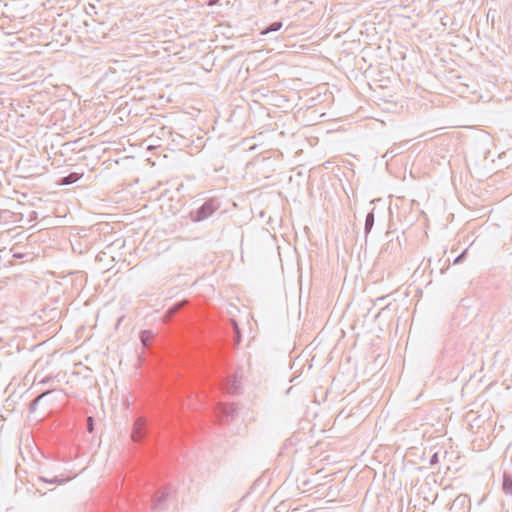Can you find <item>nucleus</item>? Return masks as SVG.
<instances>
[{
	"mask_svg": "<svg viewBox=\"0 0 512 512\" xmlns=\"http://www.w3.org/2000/svg\"><path fill=\"white\" fill-rule=\"evenodd\" d=\"M183 304L182 303H179L173 307H171L168 311H167V315H169L170 317L174 314H176L181 308H182Z\"/></svg>",
	"mask_w": 512,
	"mask_h": 512,
	"instance_id": "obj_15",
	"label": "nucleus"
},
{
	"mask_svg": "<svg viewBox=\"0 0 512 512\" xmlns=\"http://www.w3.org/2000/svg\"><path fill=\"white\" fill-rule=\"evenodd\" d=\"M438 461H439V459H438V453L436 452V453H434V454L432 455V457L430 458V464H431V465H435V464H437V463H438Z\"/></svg>",
	"mask_w": 512,
	"mask_h": 512,
	"instance_id": "obj_17",
	"label": "nucleus"
},
{
	"mask_svg": "<svg viewBox=\"0 0 512 512\" xmlns=\"http://www.w3.org/2000/svg\"><path fill=\"white\" fill-rule=\"evenodd\" d=\"M222 389L229 394H235L239 390V382L235 377L229 376L223 381Z\"/></svg>",
	"mask_w": 512,
	"mask_h": 512,
	"instance_id": "obj_5",
	"label": "nucleus"
},
{
	"mask_svg": "<svg viewBox=\"0 0 512 512\" xmlns=\"http://www.w3.org/2000/svg\"><path fill=\"white\" fill-rule=\"evenodd\" d=\"M168 496V492L166 490H162L160 492H157L154 499H153V509H160L161 504L166 500Z\"/></svg>",
	"mask_w": 512,
	"mask_h": 512,
	"instance_id": "obj_6",
	"label": "nucleus"
},
{
	"mask_svg": "<svg viewBox=\"0 0 512 512\" xmlns=\"http://www.w3.org/2000/svg\"><path fill=\"white\" fill-rule=\"evenodd\" d=\"M38 479H39V481H42L45 483H50V484H62L67 481V479H59L58 477L48 479V478L40 476Z\"/></svg>",
	"mask_w": 512,
	"mask_h": 512,
	"instance_id": "obj_12",
	"label": "nucleus"
},
{
	"mask_svg": "<svg viewBox=\"0 0 512 512\" xmlns=\"http://www.w3.org/2000/svg\"><path fill=\"white\" fill-rule=\"evenodd\" d=\"M146 420L143 417H138L133 425L131 433L132 440L134 442H141L147 435Z\"/></svg>",
	"mask_w": 512,
	"mask_h": 512,
	"instance_id": "obj_3",
	"label": "nucleus"
},
{
	"mask_svg": "<svg viewBox=\"0 0 512 512\" xmlns=\"http://www.w3.org/2000/svg\"><path fill=\"white\" fill-rule=\"evenodd\" d=\"M220 208V202L211 198L205 201L198 209L190 213L193 222H200L209 218L215 211Z\"/></svg>",
	"mask_w": 512,
	"mask_h": 512,
	"instance_id": "obj_1",
	"label": "nucleus"
},
{
	"mask_svg": "<svg viewBox=\"0 0 512 512\" xmlns=\"http://www.w3.org/2000/svg\"><path fill=\"white\" fill-rule=\"evenodd\" d=\"M154 334L150 330H144L140 333V340L144 347L148 348L150 345V341L153 339Z\"/></svg>",
	"mask_w": 512,
	"mask_h": 512,
	"instance_id": "obj_9",
	"label": "nucleus"
},
{
	"mask_svg": "<svg viewBox=\"0 0 512 512\" xmlns=\"http://www.w3.org/2000/svg\"><path fill=\"white\" fill-rule=\"evenodd\" d=\"M48 393H50V390H47V391H45V392L41 393L38 397H36V398L32 401V403L30 404V410H34V409H35V407H36V405H37V404H38V402L40 401V399H41L42 397H44L45 395H47Z\"/></svg>",
	"mask_w": 512,
	"mask_h": 512,
	"instance_id": "obj_13",
	"label": "nucleus"
},
{
	"mask_svg": "<svg viewBox=\"0 0 512 512\" xmlns=\"http://www.w3.org/2000/svg\"><path fill=\"white\" fill-rule=\"evenodd\" d=\"M470 509V498L466 494L458 495L450 506L451 512H466Z\"/></svg>",
	"mask_w": 512,
	"mask_h": 512,
	"instance_id": "obj_4",
	"label": "nucleus"
},
{
	"mask_svg": "<svg viewBox=\"0 0 512 512\" xmlns=\"http://www.w3.org/2000/svg\"><path fill=\"white\" fill-rule=\"evenodd\" d=\"M502 489L506 494L512 495V476L506 472L503 475Z\"/></svg>",
	"mask_w": 512,
	"mask_h": 512,
	"instance_id": "obj_7",
	"label": "nucleus"
},
{
	"mask_svg": "<svg viewBox=\"0 0 512 512\" xmlns=\"http://www.w3.org/2000/svg\"><path fill=\"white\" fill-rule=\"evenodd\" d=\"M86 430L89 433H92L94 431V419L91 416L87 418Z\"/></svg>",
	"mask_w": 512,
	"mask_h": 512,
	"instance_id": "obj_14",
	"label": "nucleus"
},
{
	"mask_svg": "<svg viewBox=\"0 0 512 512\" xmlns=\"http://www.w3.org/2000/svg\"><path fill=\"white\" fill-rule=\"evenodd\" d=\"M283 24L281 21H276L267 26L261 33L267 34L269 32H275L282 28Z\"/></svg>",
	"mask_w": 512,
	"mask_h": 512,
	"instance_id": "obj_11",
	"label": "nucleus"
},
{
	"mask_svg": "<svg viewBox=\"0 0 512 512\" xmlns=\"http://www.w3.org/2000/svg\"><path fill=\"white\" fill-rule=\"evenodd\" d=\"M374 221H375V218H374V213H373V210L371 212H369L366 216V219H365V227H364V230H365V234L367 235L373 225H374Z\"/></svg>",
	"mask_w": 512,
	"mask_h": 512,
	"instance_id": "obj_10",
	"label": "nucleus"
},
{
	"mask_svg": "<svg viewBox=\"0 0 512 512\" xmlns=\"http://www.w3.org/2000/svg\"><path fill=\"white\" fill-rule=\"evenodd\" d=\"M79 179H80V175L78 173L73 172V173L68 174L65 177H62L60 180V184L61 185H70V184L77 182Z\"/></svg>",
	"mask_w": 512,
	"mask_h": 512,
	"instance_id": "obj_8",
	"label": "nucleus"
},
{
	"mask_svg": "<svg viewBox=\"0 0 512 512\" xmlns=\"http://www.w3.org/2000/svg\"><path fill=\"white\" fill-rule=\"evenodd\" d=\"M466 253H467V249H466V250H464L460 255H458V256L455 258V260H454V262H453V263H454V264H459V263H461V262L464 260V258H465V256H466Z\"/></svg>",
	"mask_w": 512,
	"mask_h": 512,
	"instance_id": "obj_16",
	"label": "nucleus"
},
{
	"mask_svg": "<svg viewBox=\"0 0 512 512\" xmlns=\"http://www.w3.org/2000/svg\"><path fill=\"white\" fill-rule=\"evenodd\" d=\"M237 412V407L235 404H223L219 403L215 409V413L219 418L220 422L228 421L229 418L233 419L235 413Z\"/></svg>",
	"mask_w": 512,
	"mask_h": 512,
	"instance_id": "obj_2",
	"label": "nucleus"
},
{
	"mask_svg": "<svg viewBox=\"0 0 512 512\" xmlns=\"http://www.w3.org/2000/svg\"><path fill=\"white\" fill-rule=\"evenodd\" d=\"M53 379H54V378H53V377H51V376L44 377V378H42V379H40V380H39V384H46V383H48V382H50V381H53Z\"/></svg>",
	"mask_w": 512,
	"mask_h": 512,
	"instance_id": "obj_18",
	"label": "nucleus"
}]
</instances>
